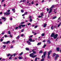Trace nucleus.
<instances>
[{
    "label": "nucleus",
    "mask_w": 61,
    "mask_h": 61,
    "mask_svg": "<svg viewBox=\"0 0 61 61\" xmlns=\"http://www.w3.org/2000/svg\"><path fill=\"white\" fill-rule=\"evenodd\" d=\"M41 42H39L38 44H37V45L38 46V45H41Z\"/></svg>",
    "instance_id": "c85d7f7f"
},
{
    "label": "nucleus",
    "mask_w": 61,
    "mask_h": 61,
    "mask_svg": "<svg viewBox=\"0 0 61 61\" xmlns=\"http://www.w3.org/2000/svg\"><path fill=\"white\" fill-rule=\"evenodd\" d=\"M46 42V40H44V41H43V42Z\"/></svg>",
    "instance_id": "e2e57ef3"
},
{
    "label": "nucleus",
    "mask_w": 61,
    "mask_h": 61,
    "mask_svg": "<svg viewBox=\"0 0 61 61\" xmlns=\"http://www.w3.org/2000/svg\"><path fill=\"white\" fill-rule=\"evenodd\" d=\"M46 51L43 53V55L42 56V58L41 60V61H44L45 60V56L46 55Z\"/></svg>",
    "instance_id": "f257e3e1"
},
{
    "label": "nucleus",
    "mask_w": 61,
    "mask_h": 61,
    "mask_svg": "<svg viewBox=\"0 0 61 61\" xmlns=\"http://www.w3.org/2000/svg\"><path fill=\"white\" fill-rule=\"evenodd\" d=\"M44 15V14L43 13H42L41 14V16H43Z\"/></svg>",
    "instance_id": "79ce46f5"
},
{
    "label": "nucleus",
    "mask_w": 61,
    "mask_h": 61,
    "mask_svg": "<svg viewBox=\"0 0 61 61\" xmlns=\"http://www.w3.org/2000/svg\"><path fill=\"white\" fill-rule=\"evenodd\" d=\"M21 26H22V25H20L18 27V28L19 27L20 29H21Z\"/></svg>",
    "instance_id": "5701e85b"
},
{
    "label": "nucleus",
    "mask_w": 61,
    "mask_h": 61,
    "mask_svg": "<svg viewBox=\"0 0 61 61\" xmlns=\"http://www.w3.org/2000/svg\"><path fill=\"white\" fill-rule=\"evenodd\" d=\"M2 44H5V45L6 44H8L10 43V41H9L7 42H2Z\"/></svg>",
    "instance_id": "0eeeda50"
},
{
    "label": "nucleus",
    "mask_w": 61,
    "mask_h": 61,
    "mask_svg": "<svg viewBox=\"0 0 61 61\" xmlns=\"http://www.w3.org/2000/svg\"><path fill=\"white\" fill-rule=\"evenodd\" d=\"M21 26H22V27H25V25H21Z\"/></svg>",
    "instance_id": "cd10ccee"
},
{
    "label": "nucleus",
    "mask_w": 61,
    "mask_h": 61,
    "mask_svg": "<svg viewBox=\"0 0 61 61\" xmlns=\"http://www.w3.org/2000/svg\"><path fill=\"white\" fill-rule=\"evenodd\" d=\"M33 53H34V54H36V51H34L33 52Z\"/></svg>",
    "instance_id": "774afa93"
},
{
    "label": "nucleus",
    "mask_w": 61,
    "mask_h": 61,
    "mask_svg": "<svg viewBox=\"0 0 61 61\" xmlns=\"http://www.w3.org/2000/svg\"><path fill=\"white\" fill-rule=\"evenodd\" d=\"M52 9H50V11L48 12L49 14H50V13H51L52 12Z\"/></svg>",
    "instance_id": "9b49d317"
},
{
    "label": "nucleus",
    "mask_w": 61,
    "mask_h": 61,
    "mask_svg": "<svg viewBox=\"0 0 61 61\" xmlns=\"http://www.w3.org/2000/svg\"><path fill=\"white\" fill-rule=\"evenodd\" d=\"M25 49L26 50H27V51H30V50H29V48H25Z\"/></svg>",
    "instance_id": "dca6fc26"
},
{
    "label": "nucleus",
    "mask_w": 61,
    "mask_h": 61,
    "mask_svg": "<svg viewBox=\"0 0 61 61\" xmlns=\"http://www.w3.org/2000/svg\"><path fill=\"white\" fill-rule=\"evenodd\" d=\"M57 36H58V34H57L54 35V39H55V38H57Z\"/></svg>",
    "instance_id": "1a4fd4ad"
},
{
    "label": "nucleus",
    "mask_w": 61,
    "mask_h": 61,
    "mask_svg": "<svg viewBox=\"0 0 61 61\" xmlns=\"http://www.w3.org/2000/svg\"><path fill=\"white\" fill-rule=\"evenodd\" d=\"M29 56L32 58H34V57H36L37 56L36 55H34V53H32L30 54L29 55Z\"/></svg>",
    "instance_id": "20e7f679"
},
{
    "label": "nucleus",
    "mask_w": 61,
    "mask_h": 61,
    "mask_svg": "<svg viewBox=\"0 0 61 61\" xmlns=\"http://www.w3.org/2000/svg\"><path fill=\"white\" fill-rule=\"evenodd\" d=\"M24 29H22L21 30V32H23L24 31Z\"/></svg>",
    "instance_id": "8fccbe9b"
},
{
    "label": "nucleus",
    "mask_w": 61,
    "mask_h": 61,
    "mask_svg": "<svg viewBox=\"0 0 61 61\" xmlns=\"http://www.w3.org/2000/svg\"><path fill=\"white\" fill-rule=\"evenodd\" d=\"M54 36L55 34H54V33H52L51 35V37H54Z\"/></svg>",
    "instance_id": "9d476101"
},
{
    "label": "nucleus",
    "mask_w": 61,
    "mask_h": 61,
    "mask_svg": "<svg viewBox=\"0 0 61 61\" xmlns=\"http://www.w3.org/2000/svg\"><path fill=\"white\" fill-rule=\"evenodd\" d=\"M56 18V16H55V17H53V19H55Z\"/></svg>",
    "instance_id": "7c9ffc66"
},
{
    "label": "nucleus",
    "mask_w": 61,
    "mask_h": 61,
    "mask_svg": "<svg viewBox=\"0 0 61 61\" xmlns=\"http://www.w3.org/2000/svg\"><path fill=\"white\" fill-rule=\"evenodd\" d=\"M0 41L1 42H2V41H3V39H0Z\"/></svg>",
    "instance_id": "ea45409f"
},
{
    "label": "nucleus",
    "mask_w": 61,
    "mask_h": 61,
    "mask_svg": "<svg viewBox=\"0 0 61 61\" xmlns=\"http://www.w3.org/2000/svg\"><path fill=\"white\" fill-rule=\"evenodd\" d=\"M18 53H15V56H17V55H18Z\"/></svg>",
    "instance_id": "864d4df0"
},
{
    "label": "nucleus",
    "mask_w": 61,
    "mask_h": 61,
    "mask_svg": "<svg viewBox=\"0 0 61 61\" xmlns=\"http://www.w3.org/2000/svg\"><path fill=\"white\" fill-rule=\"evenodd\" d=\"M31 4H32V5H33V4H34V2L32 1L31 2Z\"/></svg>",
    "instance_id": "bf43d9fd"
},
{
    "label": "nucleus",
    "mask_w": 61,
    "mask_h": 61,
    "mask_svg": "<svg viewBox=\"0 0 61 61\" xmlns=\"http://www.w3.org/2000/svg\"><path fill=\"white\" fill-rule=\"evenodd\" d=\"M4 33H5V32H2V33H1V34H2V35H4Z\"/></svg>",
    "instance_id": "5fc2aeb1"
},
{
    "label": "nucleus",
    "mask_w": 61,
    "mask_h": 61,
    "mask_svg": "<svg viewBox=\"0 0 61 61\" xmlns=\"http://www.w3.org/2000/svg\"><path fill=\"white\" fill-rule=\"evenodd\" d=\"M12 10L13 11H14L15 10V8L12 9Z\"/></svg>",
    "instance_id": "72a5a7b5"
},
{
    "label": "nucleus",
    "mask_w": 61,
    "mask_h": 61,
    "mask_svg": "<svg viewBox=\"0 0 61 61\" xmlns=\"http://www.w3.org/2000/svg\"><path fill=\"white\" fill-rule=\"evenodd\" d=\"M23 52H22L21 53L19 54V56H21V55H23Z\"/></svg>",
    "instance_id": "6ab92c4d"
},
{
    "label": "nucleus",
    "mask_w": 61,
    "mask_h": 61,
    "mask_svg": "<svg viewBox=\"0 0 61 61\" xmlns=\"http://www.w3.org/2000/svg\"><path fill=\"white\" fill-rule=\"evenodd\" d=\"M2 19H3L4 20H5V19H5L6 18L3 17H2Z\"/></svg>",
    "instance_id": "412c9836"
},
{
    "label": "nucleus",
    "mask_w": 61,
    "mask_h": 61,
    "mask_svg": "<svg viewBox=\"0 0 61 61\" xmlns=\"http://www.w3.org/2000/svg\"><path fill=\"white\" fill-rule=\"evenodd\" d=\"M5 1V0H2L1 1V3H3L4 2V1Z\"/></svg>",
    "instance_id": "052dcab7"
},
{
    "label": "nucleus",
    "mask_w": 61,
    "mask_h": 61,
    "mask_svg": "<svg viewBox=\"0 0 61 61\" xmlns=\"http://www.w3.org/2000/svg\"><path fill=\"white\" fill-rule=\"evenodd\" d=\"M46 45H44L42 47L43 48H45V47H46Z\"/></svg>",
    "instance_id": "4be33fe9"
},
{
    "label": "nucleus",
    "mask_w": 61,
    "mask_h": 61,
    "mask_svg": "<svg viewBox=\"0 0 61 61\" xmlns=\"http://www.w3.org/2000/svg\"><path fill=\"white\" fill-rule=\"evenodd\" d=\"M46 10L47 11V12H48L49 11V9L48 8H47L46 9Z\"/></svg>",
    "instance_id": "de8ad7c7"
},
{
    "label": "nucleus",
    "mask_w": 61,
    "mask_h": 61,
    "mask_svg": "<svg viewBox=\"0 0 61 61\" xmlns=\"http://www.w3.org/2000/svg\"><path fill=\"white\" fill-rule=\"evenodd\" d=\"M32 17V16H30L29 17V18L30 19L29 20L30 21V22H32V18H31V17Z\"/></svg>",
    "instance_id": "6e6552de"
},
{
    "label": "nucleus",
    "mask_w": 61,
    "mask_h": 61,
    "mask_svg": "<svg viewBox=\"0 0 61 61\" xmlns=\"http://www.w3.org/2000/svg\"><path fill=\"white\" fill-rule=\"evenodd\" d=\"M18 58L19 60H20L21 59H23L22 57H18Z\"/></svg>",
    "instance_id": "f3484780"
},
{
    "label": "nucleus",
    "mask_w": 61,
    "mask_h": 61,
    "mask_svg": "<svg viewBox=\"0 0 61 61\" xmlns=\"http://www.w3.org/2000/svg\"><path fill=\"white\" fill-rule=\"evenodd\" d=\"M56 3H57V2H58V3H59V2H58V0H56Z\"/></svg>",
    "instance_id": "6e6d98bb"
},
{
    "label": "nucleus",
    "mask_w": 61,
    "mask_h": 61,
    "mask_svg": "<svg viewBox=\"0 0 61 61\" xmlns=\"http://www.w3.org/2000/svg\"><path fill=\"white\" fill-rule=\"evenodd\" d=\"M53 26L52 25L51 27V30H53L54 29V28H53Z\"/></svg>",
    "instance_id": "b1692460"
},
{
    "label": "nucleus",
    "mask_w": 61,
    "mask_h": 61,
    "mask_svg": "<svg viewBox=\"0 0 61 61\" xmlns=\"http://www.w3.org/2000/svg\"><path fill=\"white\" fill-rule=\"evenodd\" d=\"M8 34H11V32H10V30H9L8 31Z\"/></svg>",
    "instance_id": "c756f323"
},
{
    "label": "nucleus",
    "mask_w": 61,
    "mask_h": 61,
    "mask_svg": "<svg viewBox=\"0 0 61 61\" xmlns=\"http://www.w3.org/2000/svg\"><path fill=\"white\" fill-rule=\"evenodd\" d=\"M23 36H24V34H23L20 35V36L21 37H22Z\"/></svg>",
    "instance_id": "e433bc0d"
},
{
    "label": "nucleus",
    "mask_w": 61,
    "mask_h": 61,
    "mask_svg": "<svg viewBox=\"0 0 61 61\" xmlns=\"http://www.w3.org/2000/svg\"><path fill=\"white\" fill-rule=\"evenodd\" d=\"M5 37H7V35H5Z\"/></svg>",
    "instance_id": "0e129e2a"
},
{
    "label": "nucleus",
    "mask_w": 61,
    "mask_h": 61,
    "mask_svg": "<svg viewBox=\"0 0 61 61\" xmlns=\"http://www.w3.org/2000/svg\"><path fill=\"white\" fill-rule=\"evenodd\" d=\"M6 56H7V57L9 56H10V54L9 53L8 54H6Z\"/></svg>",
    "instance_id": "2eb2a0df"
},
{
    "label": "nucleus",
    "mask_w": 61,
    "mask_h": 61,
    "mask_svg": "<svg viewBox=\"0 0 61 61\" xmlns=\"http://www.w3.org/2000/svg\"><path fill=\"white\" fill-rule=\"evenodd\" d=\"M35 32L34 34V35H36V34H37V32H36V31H35Z\"/></svg>",
    "instance_id": "393cba45"
},
{
    "label": "nucleus",
    "mask_w": 61,
    "mask_h": 61,
    "mask_svg": "<svg viewBox=\"0 0 61 61\" xmlns=\"http://www.w3.org/2000/svg\"><path fill=\"white\" fill-rule=\"evenodd\" d=\"M28 43V45H31V43H30V42H29Z\"/></svg>",
    "instance_id": "473e14b6"
},
{
    "label": "nucleus",
    "mask_w": 61,
    "mask_h": 61,
    "mask_svg": "<svg viewBox=\"0 0 61 61\" xmlns=\"http://www.w3.org/2000/svg\"><path fill=\"white\" fill-rule=\"evenodd\" d=\"M51 53H52V51H50L48 52L47 57L48 58H50V56H49V55H50V54H51Z\"/></svg>",
    "instance_id": "39448f33"
},
{
    "label": "nucleus",
    "mask_w": 61,
    "mask_h": 61,
    "mask_svg": "<svg viewBox=\"0 0 61 61\" xmlns=\"http://www.w3.org/2000/svg\"><path fill=\"white\" fill-rule=\"evenodd\" d=\"M37 57H36L35 58V61H37Z\"/></svg>",
    "instance_id": "58836bf2"
},
{
    "label": "nucleus",
    "mask_w": 61,
    "mask_h": 61,
    "mask_svg": "<svg viewBox=\"0 0 61 61\" xmlns=\"http://www.w3.org/2000/svg\"><path fill=\"white\" fill-rule=\"evenodd\" d=\"M13 55L14 56H15V53L13 54Z\"/></svg>",
    "instance_id": "69168bd1"
},
{
    "label": "nucleus",
    "mask_w": 61,
    "mask_h": 61,
    "mask_svg": "<svg viewBox=\"0 0 61 61\" xmlns=\"http://www.w3.org/2000/svg\"><path fill=\"white\" fill-rule=\"evenodd\" d=\"M37 5H38V4H36V6H37Z\"/></svg>",
    "instance_id": "338daca9"
},
{
    "label": "nucleus",
    "mask_w": 61,
    "mask_h": 61,
    "mask_svg": "<svg viewBox=\"0 0 61 61\" xmlns=\"http://www.w3.org/2000/svg\"><path fill=\"white\" fill-rule=\"evenodd\" d=\"M24 23H25V22H21L20 23V24H24Z\"/></svg>",
    "instance_id": "a18cd8bd"
},
{
    "label": "nucleus",
    "mask_w": 61,
    "mask_h": 61,
    "mask_svg": "<svg viewBox=\"0 0 61 61\" xmlns=\"http://www.w3.org/2000/svg\"><path fill=\"white\" fill-rule=\"evenodd\" d=\"M18 29V27H17L15 28V29L17 30V29Z\"/></svg>",
    "instance_id": "c03bdc74"
},
{
    "label": "nucleus",
    "mask_w": 61,
    "mask_h": 61,
    "mask_svg": "<svg viewBox=\"0 0 61 61\" xmlns=\"http://www.w3.org/2000/svg\"><path fill=\"white\" fill-rule=\"evenodd\" d=\"M54 7V5H53L50 8V9H52V8H53Z\"/></svg>",
    "instance_id": "aec40b11"
},
{
    "label": "nucleus",
    "mask_w": 61,
    "mask_h": 61,
    "mask_svg": "<svg viewBox=\"0 0 61 61\" xmlns=\"http://www.w3.org/2000/svg\"><path fill=\"white\" fill-rule=\"evenodd\" d=\"M27 25H31V23H28V24Z\"/></svg>",
    "instance_id": "3c124183"
},
{
    "label": "nucleus",
    "mask_w": 61,
    "mask_h": 61,
    "mask_svg": "<svg viewBox=\"0 0 61 61\" xmlns=\"http://www.w3.org/2000/svg\"><path fill=\"white\" fill-rule=\"evenodd\" d=\"M21 13H24V10H21Z\"/></svg>",
    "instance_id": "c9c22d12"
},
{
    "label": "nucleus",
    "mask_w": 61,
    "mask_h": 61,
    "mask_svg": "<svg viewBox=\"0 0 61 61\" xmlns=\"http://www.w3.org/2000/svg\"><path fill=\"white\" fill-rule=\"evenodd\" d=\"M38 17H39V18H41V17H43L42 16H41L40 15H39L38 16Z\"/></svg>",
    "instance_id": "a19ab883"
},
{
    "label": "nucleus",
    "mask_w": 61,
    "mask_h": 61,
    "mask_svg": "<svg viewBox=\"0 0 61 61\" xmlns=\"http://www.w3.org/2000/svg\"><path fill=\"white\" fill-rule=\"evenodd\" d=\"M33 36L32 35L30 36H29V38H31V37H32Z\"/></svg>",
    "instance_id": "603ef678"
},
{
    "label": "nucleus",
    "mask_w": 61,
    "mask_h": 61,
    "mask_svg": "<svg viewBox=\"0 0 61 61\" xmlns=\"http://www.w3.org/2000/svg\"><path fill=\"white\" fill-rule=\"evenodd\" d=\"M35 31H32V33L33 34H34V33H35Z\"/></svg>",
    "instance_id": "13d9d810"
},
{
    "label": "nucleus",
    "mask_w": 61,
    "mask_h": 61,
    "mask_svg": "<svg viewBox=\"0 0 61 61\" xmlns=\"http://www.w3.org/2000/svg\"><path fill=\"white\" fill-rule=\"evenodd\" d=\"M39 53H41L42 54L43 53V51L42 50H41L39 51Z\"/></svg>",
    "instance_id": "a878e982"
},
{
    "label": "nucleus",
    "mask_w": 61,
    "mask_h": 61,
    "mask_svg": "<svg viewBox=\"0 0 61 61\" xmlns=\"http://www.w3.org/2000/svg\"><path fill=\"white\" fill-rule=\"evenodd\" d=\"M37 27H38V26L37 25H36L35 27L34 28H36Z\"/></svg>",
    "instance_id": "f704fd0d"
},
{
    "label": "nucleus",
    "mask_w": 61,
    "mask_h": 61,
    "mask_svg": "<svg viewBox=\"0 0 61 61\" xmlns=\"http://www.w3.org/2000/svg\"><path fill=\"white\" fill-rule=\"evenodd\" d=\"M15 40H13L12 41V43H15Z\"/></svg>",
    "instance_id": "4c0bfd02"
},
{
    "label": "nucleus",
    "mask_w": 61,
    "mask_h": 61,
    "mask_svg": "<svg viewBox=\"0 0 61 61\" xmlns=\"http://www.w3.org/2000/svg\"><path fill=\"white\" fill-rule=\"evenodd\" d=\"M47 42H48L49 43V44H50L51 43V42H50V40H48L47 41Z\"/></svg>",
    "instance_id": "a211bd4d"
},
{
    "label": "nucleus",
    "mask_w": 61,
    "mask_h": 61,
    "mask_svg": "<svg viewBox=\"0 0 61 61\" xmlns=\"http://www.w3.org/2000/svg\"><path fill=\"white\" fill-rule=\"evenodd\" d=\"M44 25L43 26V27H46V25H47V24L46 23H45L44 24Z\"/></svg>",
    "instance_id": "4468645a"
},
{
    "label": "nucleus",
    "mask_w": 61,
    "mask_h": 61,
    "mask_svg": "<svg viewBox=\"0 0 61 61\" xmlns=\"http://www.w3.org/2000/svg\"><path fill=\"white\" fill-rule=\"evenodd\" d=\"M20 38V36H18L17 37H16V39H18Z\"/></svg>",
    "instance_id": "ddd939ff"
},
{
    "label": "nucleus",
    "mask_w": 61,
    "mask_h": 61,
    "mask_svg": "<svg viewBox=\"0 0 61 61\" xmlns=\"http://www.w3.org/2000/svg\"><path fill=\"white\" fill-rule=\"evenodd\" d=\"M35 40L32 41V38H30L29 39V41H26V43H27L29 42H35Z\"/></svg>",
    "instance_id": "423d86ee"
},
{
    "label": "nucleus",
    "mask_w": 61,
    "mask_h": 61,
    "mask_svg": "<svg viewBox=\"0 0 61 61\" xmlns=\"http://www.w3.org/2000/svg\"><path fill=\"white\" fill-rule=\"evenodd\" d=\"M56 56L55 57V60H57V58L59 57V55H58V54H56V53H54L53 55V57H54V56Z\"/></svg>",
    "instance_id": "f03ea898"
},
{
    "label": "nucleus",
    "mask_w": 61,
    "mask_h": 61,
    "mask_svg": "<svg viewBox=\"0 0 61 61\" xmlns=\"http://www.w3.org/2000/svg\"><path fill=\"white\" fill-rule=\"evenodd\" d=\"M56 49L57 51H58V52H59V48L58 47Z\"/></svg>",
    "instance_id": "f8f14e48"
},
{
    "label": "nucleus",
    "mask_w": 61,
    "mask_h": 61,
    "mask_svg": "<svg viewBox=\"0 0 61 61\" xmlns=\"http://www.w3.org/2000/svg\"><path fill=\"white\" fill-rule=\"evenodd\" d=\"M10 10H7L6 12H5L4 13V15H10L11 13H10Z\"/></svg>",
    "instance_id": "7ed1b4c3"
},
{
    "label": "nucleus",
    "mask_w": 61,
    "mask_h": 61,
    "mask_svg": "<svg viewBox=\"0 0 61 61\" xmlns=\"http://www.w3.org/2000/svg\"><path fill=\"white\" fill-rule=\"evenodd\" d=\"M27 14V12H25L24 13V14H25V15H26Z\"/></svg>",
    "instance_id": "49530a36"
},
{
    "label": "nucleus",
    "mask_w": 61,
    "mask_h": 61,
    "mask_svg": "<svg viewBox=\"0 0 61 61\" xmlns=\"http://www.w3.org/2000/svg\"><path fill=\"white\" fill-rule=\"evenodd\" d=\"M44 35H45V34H44L43 33H42L41 35L42 36H44Z\"/></svg>",
    "instance_id": "09e8293b"
},
{
    "label": "nucleus",
    "mask_w": 61,
    "mask_h": 61,
    "mask_svg": "<svg viewBox=\"0 0 61 61\" xmlns=\"http://www.w3.org/2000/svg\"><path fill=\"white\" fill-rule=\"evenodd\" d=\"M3 47H6V46L3 45Z\"/></svg>",
    "instance_id": "4d7b16f0"
},
{
    "label": "nucleus",
    "mask_w": 61,
    "mask_h": 61,
    "mask_svg": "<svg viewBox=\"0 0 61 61\" xmlns=\"http://www.w3.org/2000/svg\"><path fill=\"white\" fill-rule=\"evenodd\" d=\"M61 23H60L59 25H58V27H59V26H60V25H61Z\"/></svg>",
    "instance_id": "bb28decb"
},
{
    "label": "nucleus",
    "mask_w": 61,
    "mask_h": 61,
    "mask_svg": "<svg viewBox=\"0 0 61 61\" xmlns=\"http://www.w3.org/2000/svg\"><path fill=\"white\" fill-rule=\"evenodd\" d=\"M10 20H11V21H12V20H13V18H10Z\"/></svg>",
    "instance_id": "37998d69"
},
{
    "label": "nucleus",
    "mask_w": 61,
    "mask_h": 61,
    "mask_svg": "<svg viewBox=\"0 0 61 61\" xmlns=\"http://www.w3.org/2000/svg\"><path fill=\"white\" fill-rule=\"evenodd\" d=\"M26 1V0H23L22 1V2H23V3H25Z\"/></svg>",
    "instance_id": "2f4dec72"
},
{
    "label": "nucleus",
    "mask_w": 61,
    "mask_h": 61,
    "mask_svg": "<svg viewBox=\"0 0 61 61\" xmlns=\"http://www.w3.org/2000/svg\"><path fill=\"white\" fill-rule=\"evenodd\" d=\"M9 36H10V37L11 38L12 37H12V36L11 35H10Z\"/></svg>",
    "instance_id": "680f3d73"
}]
</instances>
